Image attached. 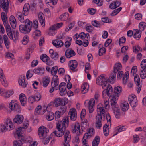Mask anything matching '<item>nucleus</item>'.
Returning a JSON list of instances; mask_svg holds the SVG:
<instances>
[{
  "label": "nucleus",
  "instance_id": "1",
  "mask_svg": "<svg viewBox=\"0 0 146 146\" xmlns=\"http://www.w3.org/2000/svg\"><path fill=\"white\" fill-rule=\"evenodd\" d=\"M108 80L107 77L102 75L98 77L96 80V82L98 85L102 86V88L104 89L102 93L103 98H106V96H109L113 92L111 86L108 84Z\"/></svg>",
  "mask_w": 146,
  "mask_h": 146
},
{
  "label": "nucleus",
  "instance_id": "2",
  "mask_svg": "<svg viewBox=\"0 0 146 146\" xmlns=\"http://www.w3.org/2000/svg\"><path fill=\"white\" fill-rule=\"evenodd\" d=\"M56 127L58 131H55L54 134L58 137H62L64 134L66 127L62 124V121L60 120L56 123Z\"/></svg>",
  "mask_w": 146,
  "mask_h": 146
},
{
  "label": "nucleus",
  "instance_id": "3",
  "mask_svg": "<svg viewBox=\"0 0 146 146\" xmlns=\"http://www.w3.org/2000/svg\"><path fill=\"white\" fill-rule=\"evenodd\" d=\"M9 108L13 111L19 113L21 111V108L18 102L15 100H11L9 104Z\"/></svg>",
  "mask_w": 146,
  "mask_h": 146
},
{
  "label": "nucleus",
  "instance_id": "4",
  "mask_svg": "<svg viewBox=\"0 0 146 146\" xmlns=\"http://www.w3.org/2000/svg\"><path fill=\"white\" fill-rule=\"evenodd\" d=\"M71 131L72 133H75L77 135L81 134V130L80 124L78 122H76L72 123L71 125Z\"/></svg>",
  "mask_w": 146,
  "mask_h": 146
},
{
  "label": "nucleus",
  "instance_id": "5",
  "mask_svg": "<svg viewBox=\"0 0 146 146\" xmlns=\"http://www.w3.org/2000/svg\"><path fill=\"white\" fill-rule=\"evenodd\" d=\"M122 71H119V72L117 75V78L118 79H121V77L122 76L123 83L124 84H125L128 79L129 72L128 71H126L124 74Z\"/></svg>",
  "mask_w": 146,
  "mask_h": 146
},
{
  "label": "nucleus",
  "instance_id": "6",
  "mask_svg": "<svg viewBox=\"0 0 146 146\" xmlns=\"http://www.w3.org/2000/svg\"><path fill=\"white\" fill-rule=\"evenodd\" d=\"M94 103L95 101L93 99H91L90 100H87L85 101V105L88 108L90 113H92L93 112L94 108Z\"/></svg>",
  "mask_w": 146,
  "mask_h": 146
},
{
  "label": "nucleus",
  "instance_id": "7",
  "mask_svg": "<svg viewBox=\"0 0 146 146\" xmlns=\"http://www.w3.org/2000/svg\"><path fill=\"white\" fill-rule=\"evenodd\" d=\"M46 128L44 126H41L38 129V133L40 139H44L46 135Z\"/></svg>",
  "mask_w": 146,
  "mask_h": 146
},
{
  "label": "nucleus",
  "instance_id": "8",
  "mask_svg": "<svg viewBox=\"0 0 146 146\" xmlns=\"http://www.w3.org/2000/svg\"><path fill=\"white\" fill-rule=\"evenodd\" d=\"M97 111L98 115H101L104 117H105L106 111L102 104H99L97 105Z\"/></svg>",
  "mask_w": 146,
  "mask_h": 146
},
{
  "label": "nucleus",
  "instance_id": "9",
  "mask_svg": "<svg viewBox=\"0 0 146 146\" xmlns=\"http://www.w3.org/2000/svg\"><path fill=\"white\" fill-rule=\"evenodd\" d=\"M111 106L116 118L117 119L120 118L121 113L120 109L118 105L117 104Z\"/></svg>",
  "mask_w": 146,
  "mask_h": 146
},
{
  "label": "nucleus",
  "instance_id": "10",
  "mask_svg": "<svg viewBox=\"0 0 146 146\" xmlns=\"http://www.w3.org/2000/svg\"><path fill=\"white\" fill-rule=\"evenodd\" d=\"M129 101L131 106L133 107L136 106L137 105V101L136 96L132 95L129 96Z\"/></svg>",
  "mask_w": 146,
  "mask_h": 146
},
{
  "label": "nucleus",
  "instance_id": "11",
  "mask_svg": "<svg viewBox=\"0 0 146 146\" xmlns=\"http://www.w3.org/2000/svg\"><path fill=\"white\" fill-rule=\"evenodd\" d=\"M68 115H69L70 120L72 121H75L77 117L76 110L74 108L71 109L69 111Z\"/></svg>",
  "mask_w": 146,
  "mask_h": 146
},
{
  "label": "nucleus",
  "instance_id": "12",
  "mask_svg": "<svg viewBox=\"0 0 146 146\" xmlns=\"http://www.w3.org/2000/svg\"><path fill=\"white\" fill-rule=\"evenodd\" d=\"M66 88V84L65 82H62L60 84L59 88L61 96H62L67 93Z\"/></svg>",
  "mask_w": 146,
  "mask_h": 146
},
{
  "label": "nucleus",
  "instance_id": "13",
  "mask_svg": "<svg viewBox=\"0 0 146 146\" xmlns=\"http://www.w3.org/2000/svg\"><path fill=\"white\" fill-rule=\"evenodd\" d=\"M1 8L5 12H7L9 9V2L8 0H0Z\"/></svg>",
  "mask_w": 146,
  "mask_h": 146
},
{
  "label": "nucleus",
  "instance_id": "14",
  "mask_svg": "<svg viewBox=\"0 0 146 146\" xmlns=\"http://www.w3.org/2000/svg\"><path fill=\"white\" fill-rule=\"evenodd\" d=\"M29 27H27L24 25L21 24L19 26L20 31L24 34L29 33L31 29H30Z\"/></svg>",
  "mask_w": 146,
  "mask_h": 146
},
{
  "label": "nucleus",
  "instance_id": "15",
  "mask_svg": "<svg viewBox=\"0 0 146 146\" xmlns=\"http://www.w3.org/2000/svg\"><path fill=\"white\" fill-rule=\"evenodd\" d=\"M134 81L137 86V90L138 93H139L141 90V86L140 83V78L138 75H136L134 77Z\"/></svg>",
  "mask_w": 146,
  "mask_h": 146
},
{
  "label": "nucleus",
  "instance_id": "16",
  "mask_svg": "<svg viewBox=\"0 0 146 146\" xmlns=\"http://www.w3.org/2000/svg\"><path fill=\"white\" fill-rule=\"evenodd\" d=\"M94 133V130L93 128L89 129L88 132L85 133L83 137L84 140H87L88 139L90 138L93 135Z\"/></svg>",
  "mask_w": 146,
  "mask_h": 146
},
{
  "label": "nucleus",
  "instance_id": "17",
  "mask_svg": "<svg viewBox=\"0 0 146 146\" xmlns=\"http://www.w3.org/2000/svg\"><path fill=\"white\" fill-rule=\"evenodd\" d=\"M101 115H97L96 117V126L98 128L100 129L102 125V118Z\"/></svg>",
  "mask_w": 146,
  "mask_h": 146
},
{
  "label": "nucleus",
  "instance_id": "18",
  "mask_svg": "<svg viewBox=\"0 0 146 146\" xmlns=\"http://www.w3.org/2000/svg\"><path fill=\"white\" fill-rule=\"evenodd\" d=\"M45 112V109L42 108L41 105H39L36 108L35 113L36 115H42Z\"/></svg>",
  "mask_w": 146,
  "mask_h": 146
},
{
  "label": "nucleus",
  "instance_id": "19",
  "mask_svg": "<svg viewBox=\"0 0 146 146\" xmlns=\"http://www.w3.org/2000/svg\"><path fill=\"white\" fill-rule=\"evenodd\" d=\"M76 54L74 50L70 48L66 50L65 52V56L67 58H70L74 56Z\"/></svg>",
  "mask_w": 146,
  "mask_h": 146
},
{
  "label": "nucleus",
  "instance_id": "20",
  "mask_svg": "<svg viewBox=\"0 0 146 146\" xmlns=\"http://www.w3.org/2000/svg\"><path fill=\"white\" fill-rule=\"evenodd\" d=\"M59 84V78L57 75L54 76L51 82V86L56 87Z\"/></svg>",
  "mask_w": 146,
  "mask_h": 146
},
{
  "label": "nucleus",
  "instance_id": "21",
  "mask_svg": "<svg viewBox=\"0 0 146 146\" xmlns=\"http://www.w3.org/2000/svg\"><path fill=\"white\" fill-rule=\"evenodd\" d=\"M50 78L49 77L45 76L42 79V85L44 88H46L48 86L50 82Z\"/></svg>",
  "mask_w": 146,
  "mask_h": 146
},
{
  "label": "nucleus",
  "instance_id": "22",
  "mask_svg": "<svg viewBox=\"0 0 146 146\" xmlns=\"http://www.w3.org/2000/svg\"><path fill=\"white\" fill-rule=\"evenodd\" d=\"M53 45L57 48H59L62 46L64 44L63 42L60 40L56 39L52 41Z\"/></svg>",
  "mask_w": 146,
  "mask_h": 146
},
{
  "label": "nucleus",
  "instance_id": "23",
  "mask_svg": "<svg viewBox=\"0 0 146 146\" xmlns=\"http://www.w3.org/2000/svg\"><path fill=\"white\" fill-rule=\"evenodd\" d=\"M109 96H110L109 99L110 100V104L111 106L117 104V102L118 98V97L115 95H110Z\"/></svg>",
  "mask_w": 146,
  "mask_h": 146
},
{
  "label": "nucleus",
  "instance_id": "24",
  "mask_svg": "<svg viewBox=\"0 0 146 146\" xmlns=\"http://www.w3.org/2000/svg\"><path fill=\"white\" fill-rule=\"evenodd\" d=\"M78 65L77 62L75 60H73L70 61L68 64L69 67L71 70L74 71L75 69L77 68Z\"/></svg>",
  "mask_w": 146,
  "mask_h": 146
},
{
  "label": "nucleus",
  "instance_id": "25",
  "mask_svg": "<svg viewBox=\"0 0 146 146\" xmlns=\"http://www.w3.org/2000/svg\"><path fill=\"white\" fill-rule=\"evenodd\" d=\"M82 122L81 123V128L82 131H84L88 129V123L86 119H81Z\"/></svg>",
  "mask_w": 146,
  "mask_h": 146
},
{
  "label": "nucleus",
  "instance_id": "26",
  "mask_svg": "<svg viewBox=\"0 0 146 146\" xmlns=\"http://www.w3.org/2000/svg\"><path fill=\"white\" fill-rule=\"evenodd\" d=\"M47 112L46 115V119L48 121H51L53 120L54 117V113L49 110H47Z\"/></svg>",
  "mask_w": 146,
  "mask_h": 146
},
{
  "label": "nucleus",
  "instance_id": "27",
  "mask_svg": "<svg viewBox=\"0 0 146 146\" xmlns=\"http://www.w3.org/2000/svg\"><path fill=\"white\" fill-rule=\"evenodd\" d=\"M23 120V117L21 115H18L13 119V121L18 124L21 123Z\"/></svg>",
  "mask_w": 146,
  "mask_h": 146
},
{
  "label": "nucleus",
  "instance_id": "28",
  "mask_svg": "<svg viewBox=\"0 0 146 146\" xmlns=\"http://www.w3.org/2000/svg\"><path fill=\"white\" fill-rule=\"evenodd\" d=\"M5 123L7 125V129L9 130L10 131L14 129V126H13L11 119H6L5 121Z\"/></svg>",
  "mask_w": 146,
  "mask_h": 146
},
{
  "label": "nucleus",
  "instance_id": "29",
  "mask_svg": "<svg viewBox=\"0 0 146 146\" xmlns=\"http://www.w3.org/2000/svg\"><path fill=\"white\" fill-rule=\"evenodd\" d=\"M10 23L13 28L15 29L16 27L17 22L16 19L13 16L11 15L9 18Z\"/></svg>",
  "mask_w": 146,
  "mask_h": 146
},
{
  "label": "nucleus",
  "instance_id": "30",
  "mask_svg": "<svg viewBox=\"0 0 146 146\" xmlns=\"http://www.w3.org/2000/svg\"><path fill=\"white\" fill-rule=\"evenodd\" d=\"M44 15L42 13L40 12L38 15V20L40 23L42 27L45 25V19L44 17Z\"/></svg>",
  "mask_w": 146,
  "mask_h": 146
},
{
  "label": "nucleus",
  "instance_id": "31",
  "mask_svg": "<svg viewBox=\"0 0 146 146\" xmlns=\"http://www.w3.org/2000/svg\"><path fill=\"white\" fill-rule=\"evenodd\" d=\"M121 107L122 110L123 111H125L128 110L129 106L127 102L125 101H123L121 103Z\"/></svg>",
  "mask_w": 146,
  "mask_h": 146
},
{
  "label": "nucleus",
  "instance_id": "32",
  "mask_svg": "<svg viewBox=\"0 0 146 146\" xmlns=\"http://www.w3.org/2000/svg\"><path fill=\"white\" fill-rule=\"evenodd\" d=\"M19 99L21 105L25 106L26 103L27 99L25 94L21 93L20 94L19 96Z\"/></svg>",
  "mask_w": 146,
  "mask_h": 146
},
{
  "label": "nucleus",
  "instance_id": "33",
  "mask_svg": "<svg viewBox=\"0 0 146 146\" xmlns=\"http://www.w3.org/2000/svg\"><path fill=\"white\" fill-rule=\"evenodd\" d=\"M25 77L24 76H22L20 79L19 81V85L22 88H25L26 87L27 83L25 82Z\"/></svg>",
  "mask_w": 146,
  "mask_h": 146
},
{
  "label": "nucleus",
  "instance_id": "34",
  "mask_svg": "<svg viewBox=\"0 0 146 146\" xmlns=\"http://www.w3.org/2000/svg\"><path fill=\"white\" fill-rule=\"evenodd\" d=\"M121 4L119 1H114L110 4L109 7L110 9H113L118 7Z\"/></svg>",
  "mask_w": 146,
  "mask_h": 146
},
{
  "label": "nucleus",
  "instance_id": "35",
  "mask_svg": "<svg viewBox=\"0 0 146 146\" xmlns=\"http://www.w3.org/2000/svg\"><path fill=\"white\" fill-rule=\"evenodd\" d=\"M29 9L30 5L29 4L27 3H25L24 6L23 11V15L25 16L29 14Z\"/></svg>",
  "mask_w": 146,
  "mask_h": 146
},
{
  "label": "nucleus",
  "instance_id": "36",
  "mask_svg": "<svg viewBox=\"0 0 146 146\" xmlns=\"http://www.w3.org/2000/svg\"><path fill=\"white\" fill-rule=\"evenodd\" d=\"M81 89L82 93L85 94L88 91L89 85L86 83H84L82 85Z\"/></svg>",
  "mask_w": 146,
  "mask_h": 146
},
{
  "label": "nucleus",
  "instance_id": "37",
  "mask_svg": "<svg viewBox=\"0 0 146 146\" xmlns=\"http://www.w3.org/2000/svg\"><path fill=\"white\" fill-rule=\"evenodd\" d=\"M3 39L5 46L7 49L10 47V42L6 35H4L3 36Z\"/></svg>",
  "mask_w": 146,
  "mask_h": 146
},
{
  "label": "nucleus",
  "instance_id": "38",
  "mask_svg": "<svg viewBox=\"0 0 146 146\" xmlns=\"http://www.w3.org/2000/svg\"><path fill=\"white\" fill-rule=\"evenodd\" d=\"M33 72L38 75H42L44 72V69L42 67L37 68L33 70Z\"/></svg>",
  "mask_w": 146,
  "mask_h": 146
},
{
  "label": "nucleus",
  "instance_id": "39",
  "mask_svg": "<svg viewBox=\"0 0 146 146\" xmlns=\"http://www.w3.org/2000/svg\"><path fill=\"white\" fill-rule=\"evenodd\" d=\"M57 32V30L53 25L49 28L48 35L50 36H53L56 34Z\"/></svg>",
  "mask_w": 146,
  "mask_h": 146
},
{
  "label": "nucleus",
  "instance_id": "40",
  "mask_svg": "<svg viewBox=\"0 0 146 146\" xmlns=\"http://www.w3.org/2000/svg\"><path fill=\"white\" fill-rule=\"evenodd\" d=\"M114 92L115 96L119 97L122 91V87L120 86H119L114 88Z\"/></svg>",
  "mask_w": 146,
  "mask_h": 146
},
{
  "label": "nucleus",
  "instance_id": "41",
  "mask_svg": "<svg viewBox=\"0 0 146 146\" xmlns=\"http://www.w3.org/2000/svg\"><path fill=\"white\" fill-rule=\"evenodd\" d=\"M1 17L4 24H7V23L8 19L7 12H2L1 13Z\"/></svg>",
  "mask_w": 146,
  "mask_h": 146
},
{
  "label": "nucleus",
  "instance_id": "42",
  "mask_svg": "<svg viewBox=\"0 0 146 146\" xmlns=\"http://www.w3.org/2000/svg\"><path fill=\"white\" fill-rule=\"evenodd\" d=\"M54 103L55 106L57 107L60 106H62L63 101L61 98H58L54 100Z\"/></svg>",
  "mask_w": 146,
  "mask_h": 146
},
{
  "label": "nucleus",
  "instance_id": "43",
  "mask_svg": "<svg viewBox=\"0 0 146 146\" xmlns=\"http://www.w3.org/2000/svg\"><path fill=\"white\" fill-rule=\"evenodd\" d=\"M69 16V13L67 12H65L62 14L60 16L59 19L62 21H65L67 19Z\"/></svg>",
  "mask_w": 146,
  "mask_h": 146
},
{
  "label": "nucleus",
  "instance_id": "44",
  "mask_svg": "<svg viewBox=\"0 0 146 146\" xmlns=\"http://www.w3.org/2000/svg\"><path fill=\"white\" fill-rule=\"evenodd\" d=\"M64 133V140L70 141L71 136L69 131H66L65 132V131Z\"/></svg>",
  "mask_w": 146,
  "mask_h": 146
},
{
  "label": "nucleus",
  "instance_id": "45",
  "mask_svg": "<svg viewBox=\"0 0 146 146\" xmlns=\"http://www.w3.org/2000/svg\"><path fill=\"white\" fill-rule=\"evenodd\" d=\"M100 138L99 136H96L92 142V146H98L99 143Z\"/></svg>",
  "mask_w": 146,
  "mask_h": 146
},
{
  "label": "nucleus",
  "instance_id": "46",
  "mask_svg": "<svg viewBox=\"0 0 146 146\" xmlns=\"http://www.w3.org/2000/svg\"><path fill=\"white\" fill-rule=\"evenodd\" d=\"M17 17L18 18L19 21L22 23H24L25 21L23 15L21 12H18L17 14Z\"/></svg>",
  "mask_w": 146,
  "mask_h": 146
},
{
  "label": "nucleus",
  "instance_id": "47",
  "mask_svg": "<svg viewBox=\"0 0 146 146\" xmlns=\"http://www.w3.org/2000/svg\"><path fill=\"white\" fill-rule=\"evenodd\" d=\"M6 31L7 35L9 38L13 40V33H14V31H12L11 29L10 28V27H7L6 29Z\"/></svg>",
  "mask_w": 146,
  "mask_h": 146
},
{
  "label": "nucleus",
  "instance_id": "48",
  "mask_svg": "<svg viewBox=\"0 0 146 146\" xmlns=\"http://www.w3.org/2000/svg\"><path fill=\"white\" fill-rule=\"evenodd\" d=\"M14 93V91L13 90H10L9 91H7L6 92L5 91L3 92V96L6 98H9Z\"/></svg>",
  "mask_w": 146,
  "mask_h": 146
},
{
  "label": "nucleus",
  "instance_id": "49",
  "mask_svg": "<svg viewBox=\"0 0 146 146\" xmlns=\"http://www.w3.org/2000/svg\"><path fill=\"white\" fill-rule=\"evenodd\" d=\"M122 68V66L121 63H116L115 65L114 69V72L115 73H117L119 71V70L121 69Z\"/></svg>",
  "mask_w": 146,
  "mask_h": 146
},
{
  "label": "nucleus",
  "instance_id": "50",
  "mask_svg": "<svg viewBox=\"0 0 146 146\" xmlns=\"http://www.w3.org/2000/svg\"><path fill=\"white\" fill-rule=\"evenodd\" d=\"M139 75L142 79H145L146 77V69L141 68Z\"/></svg>",
  "mask_w": 146,
  "mask_h": 146
},
{
  "label": "nucleus",
  "instance_id": "51",
  "mask_svg": "<svg viewBox=\"0 0 146 146\" xmlns=\"http://www.w3.org/2000/svg\"><path fill=\"white\" fill-rule=\"evenodd\" d=\"M103 133L105 136H107L109 133V129L107 124H105L103 127Z\"/></svg>",
  "mask_w": 146,
  "mask_h": 146
},
{
  "label": "nucleus",
  "instance_id": "52",
  "mask_svg": "<svg viewBox=\"0 0 146 146\" xmlns=\"http://www.w3.org/2000/svg\"><path fill=\"white\" fill-rule=\"evenodd\" d=\"M146 27V23L144 22H141L139 24V29L140 31H142L144 30Z\"/></svg>",
  "mask_w": 146,
  "mask_h": 146
},
{
  "label": "nucleus",
  "instance_id": "53",
  "mask_svg": "<svg viewBox=\"0 0 146 146\" xmlns=\"http://www.w3.org/2000/svg\"><path fill=\"white\" fill-rule=\"evenodd\" d=\"M41 35V32L39 30H36L33 33V36L34 39H36L37 37H38Z\"/></svg>",
  "mask_w": 146,
  "mask_h": 146
},
{
  "label": "nucleus",
  "instance_id": "54",
  "mask_svg": "<svg viewBox=\"0 0 146 146\" xmlns=\"http://www.w3.org/2000/svg\"><path fill=\"white\" fill-rule=\"evenodd\" d=\"M25 130L24 127H20L17 128L16 131V133L19 137L21 136V134L22 133V132Z\"/></svg>",
  "mask_w": 146,
  "mask_h": 146
},
{
  "label": "nucleus",
  "instance_id": "55",
  "mask_svg": "<svg viewBox=\"0 0 146 146\" xmlns=\"http://www.w3.org/2000/svg\"><path fill=\"white\" fill-rule=\"evenodd\" d=\"M117 132L115 135H113V136L116 135L119 133L124 131L125 130V128L124 126L120 125L117 127Z\"/></svg>",
  "mask_w": 146,
  "mask_h": 146
},
{
  "label": "nucleus",
  "instance_id": "56",
  "mask_svg": "<svg viewBox=\"0 0 146 146\" xmlns=\"http://www.w3.org/2000/svg\"><path fill=\"white\" fill-rule=\"evenodd\" d=\"M40 58L43 62L46 63L50 59V58L46 54H45L41 56Z\"/></svg>",
  "mask_w": 146,
  "mask_h": 146
},
{
  "label": "nucleus",
  "instance_id": "57",
  "mask_svg": "<svg viewBox=\"0 0 146 146\" xmlns=\"http://www.w3.org/2000/svg\"><path fill=\"white\" fill-rule=\"evenodd\" d=\"M25 25L27 27H29L31 29L32 28V23L31 21H30L29 19H27L25 20Z\"/></svg>",
  "mask_w": 146,
  "mask_h": 146
},
{
  "label": "nucleus",
  "instance_id": "58",
  "mask_svg": "<svg viewBox=\"0 0 146 146\" xmlns=\"http://www.w3.org/2000/svg\"><path fill=\"white\" fill-rule=\"evenodd\" d=\"M133 37L137 40H139L140 38L141 35L138 30L136 31L135 33L134 34Z\"/></svg>",
  "mask_w": 146,
  "mask_h": 146
},
{
  "label": "nucleus",
  "instance_id": "59",
  "mask_svg": "<svg viewBox=\"0 0 146 146\" xmlns=\"http://www.w3.org/2000/svg\"><path fill=\"white\" fill-rule=\"evenodd\" d=\"M62 124L66 127L68 126L69 121L68 118L66 117H64L62 121Z\"/></svg>",
  "mask_w": 146,
  "mask_h": 146
},
{
  "label": "nucleus",
  "instance_id": "60",
  "mask_svg": "<svg viewBox=\"0 0 146 146\" xmlns=\"http://www.w3.org/2000/svg\"><path fill=\"white\" fill-rule=\"evenodd\" d=\"M142 50V48L138 45L135 46L133 47V51L135 53H137Z\"/></svg>",
  "mask_w": 146,
  "mask_h": 146
},
{
  "label": "nucleus",
  "instance_id": "61",
  "mask_svg": "<svg viewBox=\"0 0 146 146\" xmlns=\"http://www.w3.org/2000/svg\"><path fill=\"white\" fill-rule=\"evenodd\" d=\"M122 7H120L113 10L111 14L112 16H114L117 14L122 9Z\"/></svg>",
  "mask_w": 146,
  "mask_h": 146
},
{
  "label": "nucleus",
  "instance_id": "62",
  "mask_svg": "<svg viewBox=\"0 0 146 146\" xmlns=\"http://www.w3.org/2000/svg\"><path fill=\"white\" fill-rule=\"evenodd\" d=\"M0 80L3 85L5 87H7L8 85V83L6 80L5 77L0 79Z\"/></svg>",
  "mask_w": 146,
  "mask_h": 146
},
{
  "label": "nucleus",
  "instance_id": "63",
  "mask_svg": "<svg viewBox=\"0 0 146 146\" xmlns=\"http://www.w3.org/2000/svg\"><path fill=\"white\" fill-rule=\"evenodd\" d=\"M29 41V37L27 35H25L23 37L22 40V42L24 45H26L28 43Z\"/></svg>",
  "mask_w": 146,
  "mask_h": 146
},
{
  "label": "nucleus",
  "instance_id": "64",
  "mask_svg": "<svg viewBox=\"0 0 146 146\" xmlns=\"http://www.w3.org/2000/svg\"><path fill=\"white\" fill-rule=\"evenodd\" d=\"M22 141L20 140H16L13 142V146H22Z\"/></svg>",
  "mask_w": 146,
  "mask_h": 146
}]
</instances>
